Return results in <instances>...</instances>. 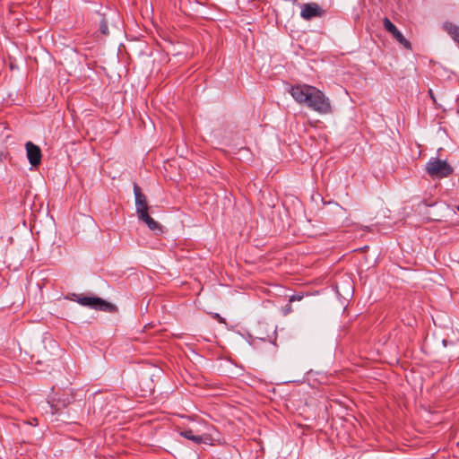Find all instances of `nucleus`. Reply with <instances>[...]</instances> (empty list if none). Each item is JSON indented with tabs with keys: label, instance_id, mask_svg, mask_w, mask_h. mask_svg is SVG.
<instances>
[{
	"label": "nucleus",
	"instance_id": "obj_9",
	"mask_svg": "<svg viewBox=\"0 0 459 459\" xmlns=\"http://www.w3.org/2000/svg\"><path fill=\"white\" fill-rule=\"evenodd\" d=\"M139 219L146 223L152 230H160V224L154 221L148 213L139 217Z\"/></svg>",
	"mask_w": 459,
	"mask_h": 459
},
{
	"label": "nucleus",
	"instance_id": "obj_7",
	"mask_svg": "<svg viewBox=\"0 0 459 459\" xmlns=\"http://www.w3.org/2000/svg\"><path fill=\"white\" fill-rule=\"evenodd\" d=\"M179 435L186 439L193 441L195 444H206L209 440L207 435H195L193 429H185L179 432Z\"/></svg>",
	"mask_w": 459,
	"mask_h": 459
},
{
	"label": "nucleus",
	"instance_id": "obj_11",
	"mask_svg": "<svg viewBox=\"0 0 459 459\" xmlns=\"http://www.w3.org/2000/svg\"><path fill=\"white\" fill-rule=\"evenodd\" d=\"M302 299V296L300 295H292L290 298V302H293V301H299Z\"/></svg>",
	"mask_w": 459,
	"mask_h": 459
},
{
	"label": "nucleus",
	"instance_id": "obj_17",
	"mask_svg": "<svg viewBox=\"0 0 459 459\" xmlns=\"http://www.w3.org/2000/svg\"><path fill=\"white\" fill-rule=\"evenodd\" d=\"M429 94H430V96H431V99H434V96H433V93H432V91H429Z\"/></svg>",
	"mask_w": 459,
	"mask_h": 459
},
{
	"label": "nucleus",
	"instance_id": "obj_3",
	"mask_svg": "<svg viewBox=\"0 0 459 459\" xmlns=\"http://www.w3.org/2000/svg\"><path fill=\"white\" fill-rule=\"evenodd\" d=\"M300 8V16L306 21H309L316 17H321L325 13V11L322 9V7L314 2L302 4Z\"/></svg>",
	"mask_w": 459,
	"mask_h": 459
},
{
	"label": "nucleus",
	"instance_id": "obj_18",
	"mask_svg": "<svg viewBox=\"0 0 459 459\" xmlns=\"http://www.w3.org/2000/svg\"><path fill=\"white\" fill-rule=\"evenodd\" d=\"M22 224H23V226H26V221L25 220H23Z\"/></svg>",
	"mask_w": 459,
	"mask_h": 459
},
{
	"label": "nucleus",
	"instance_id": "obj_10",
	"mask_svg": "<svg viewBox=\"0 0 459 459\" xmlns=\"http://www.w3.org/2000/svg\"><path fill=\"white\" fill-rule=\"evenodd\" d=\"M100 29L102 34L107 35L108 33V27L104 20L100 22Z\"/></svg>",
	"mask_w": 459,
	"mask_h": 459
},
{
	"label": "nucleus",
	"instance_id": "obj_2",
	"mask_svg": "<svg viewBox=\"0 0 459 459\" xmlns=\"http://www.w3.org/2000/svg\"><path fill=\"white\" fill-rule=\"evenodd\" d=\"M425 171L435 180L450 177L454 173V169L447 160L431 157L426 163Z\"/></svg>",
	"mask_w": 459,
	"mask_h": 459
},
{
	"label": "nucleus",
	"instance_id": "obj_16",
	"mask_svg": "<svg viewBox=\"0 0 459 459\" xmlns=\"http://www.w3.org/2000/svg\"><path fill=\"white\" fill-rule=\"evenodd\" d=\"M429 94H430V96H431V99H434V96H433V93H432V91H429Z\"/></svg>",
	"mask_w": 459,
	"mask_h": 459
},
{
	"label": "nucleus",
	"instance_id": "obj_13",
	"mask_svg": "<svg viewBox=\"0 0 459 459\" xmlns=\"http://www.w3.org/2000/svg\"><path fill=\"white\" fill-rule=\"evenodd\" d=\"M4 158H5L4 153L3 152H0V163L4 161Z\"/></svg>",
	"mask_w": 459,
	"mask_h": 459
},
{
	"label": "nucleus",
	"instance_id": "obj_15",
	"mask_svg": "<svg viewBox=\"0 0 459 459\" xmlns=\"http://www.w3.org/2000/svg\"><path fill=\"white\" fill-rule=\"evenodd\" d=\"M429 94H430V96H431V99H434V96H433V93H432V91H429Z\"/></svg>",
	"mask_w": 459,
	"mask_h": 459
},
{
	"label": "nucleus",
	"instance_id": "obj_12",
	"mask_svg": "<svg viewBox=\"0 0 459 459\" xmlns=\"http://www.w3.org/2000/svg\"><path fill=\"white\" fill-rule=\"evenodd\" d=\"M24 147H25V150H26L27 158L29 159V148H30L29 141L24 143Z\"/></svg>",
	"mask_w": 459,
	"mask_h": 459
},
{
	"label": "nucleus",
	"instance_id": "obj_8",
	"mask_svg": "<svg viewBox=\"0 0 459 459\" xmlns=\"http://www.w3.org/2000/svg\"><path fill=\"white\" fill-rule=\"evenodd\" d=\"M41 157L40 148L30 143V166L38 167L40 164Z\"/></svg>",
	"mask_w": 459,
	"mask_h": 459
},
{
	"label": "nucleus",
	"instance_id": "obj_5",
	"mask_svg": "<svg viewBox=\"0 0 459 459\" xmlns=\"http://www.w3.org/2000/svg\"><path fill=\"white\" fill-rule=\"evenodd\" d=\"M134 193L135 196L136 212L139 218L148 213V204L146 196L142 193L141 188L137 185L134 186Z\"/></svg>",
	"mask_w": 459,
	"mask_h": 459
},
{
	"label": "nucleus",
	"instance_id": "obj_14",
	"mask_svg": "<svg viewBox=\"0 0 459 459\" xmlns=\"http://www.w3.org/2000/svg\"><path fill=\"white\" fill-rule=\"evenodd\" d=\"M36 421H37L36 419H31L30 418V426H32L34 424V422H36Z\"/></svg>",
	"mask_w": 459,
	"mask_h": 459
},
{
	"label": "nucleus",
	"instance_id": "obj_4",
	"mask_svg": "<svg viewBox=\"0 0 459 459\" xmlns=\"http://www.w3.org/2000/svg\"><path fill=\"white\" fill-rule=\"evenodd\" d=\"M384 28L392 34L394 39L403 45L406 49H411V45L408 39L404 38L402 32L396 28V26L387 18L383 19Z\"/></svg>",
	"mask_w": 459,
	"mask_h": 459
},
{
	"label": "nucleus",
	"instance_id": "obj_19",
	"mask_svg": "<svg viewBox=\"0 0 459 459\" xmlns=\"http://www.w3.org/2000/svg\"><path fill=\"white\" fill-rule=\"evenodd\" d=\"M457 210H458V212H459V206L457 207Z\"/></svg>",
	"mask_w": 459,
	"mask_h": 459
},
{
	"label": "nucleus",
	"instance_id": "obj_6",
	"mask_svg": "<svg viewBox=\"0 0 459 459\" xmlns=\"http://www.w3.org/2000/svg\"><path fill=\"white\" fill-rule=\"evenodd\" d=\"M80 303L84 306H89L95 309H100L102 311H108L112 307V305L108 303L107 301L101 299L100 298L95 297H83L80 299Z\"/></svg>",
	"mask_w": 459,
	"mask_h": 459
},
{
	"label": "nucleus",
	"instance_id": "obj_1",
	"mask_svg": "<svg viewBox=\"0 0 459 459\" xmlns=\"http://www.w3.org/2000/svg\"><path fill=\"white\" fill-rule=\"evenodd\" d=\"M290 93L298 103L306 105L318 114L327 115L333 111L329 98L314 86L308 84L293 85L290 89Z\"/></svg>",
	"mask_w": 459,
	"mask_h": 459
}]
</instances>
